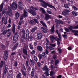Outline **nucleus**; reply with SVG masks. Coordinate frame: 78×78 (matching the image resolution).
Returning a JSON list of instances; mask_svg holds the SVG:
<instances>
[{
  "mask_svg": "<svg viewBox=\"0 0 78 78\" xmlns=\"http://www.w3.org/2000/svg\"><path fill=\"white\" fill-rule=\"evenodd\" d=\"M38 0L39 1V2H41L42 3H43V4H42V3L41 4V5H42V6H43L44 8H47L48 6V7H49L51 8H54V9H55V7H54V6L45 2V1H44L43 0Z\"/></svg>",
  "mask_w": 78,
  "mask_h": 78,
  "instance_id": "obj_1",
  "label": "nucleus"
},
{
  "mask_svg": "<svg viewBox=\"0 0 78 78\" xmlns=\"http://www.w3.org/2000/svg\"><path fill=\"white\" fill-rule=\"evenodd\" d=\"M49 46L48 47V43H46V49L48 50V49L50 50H54V48L56 47V44H53L52 43H50L49 44Z\"/></svg>",
  "mask_w": 78,
  "mask_h": 78,
  "instance_id": "obj_2",
  "label": "nucleus"
},
{
  "mask_svg": "<svg viewBox=\"0 0 78 78\" xmlns=\"http://www.w3.org/2000/svg\"><path fill=\"white\" fill-rule=\"evenodd\" d=\"M42 70L44 71L45 70L46 71V72L44 73V74H45L47 76L49 75V74H48V71H49V70H48L47 66L45 65L44 67L42 68Z\"/></svg>",
  "mask_w": 78,
  "mask_h": 78,
  "instance_id": "obj_3",
  "label": "nucleus"
},
{
  "mask_svg": "<svg viewBox=\"0 0 78 78\" xmlns=\"http://www.w3.org/2000/svg\"><path fill=\"white\" fill-rule=\"evenodd\" d=\"M27 16H28V13L27 12V9H25L24 10V13L20 17V20H23V17H27Z\"/></svg>",
  "mask_w": 78,
  "mask_h": 78,
  "instance_id": "obj_4",
  "label": "nucleus"
},
{
  "mask_svg": "<svg viewBox=\"0 0 78 78\" xmlns=\"http://www.w3.org/2000/svg\"><path fill=\"white\" fill-rule=\"evenodd\" d=\"M4 69L3 71V74L2 76V78H5V76H6V72H7V70L8 69V66L7 65H4Z\"/></svg>",
  "mask_w": 78,
  "mask_h": 78,
  "instance_id": "obj_5",
  "label": "nucleus"
},
{
  "mask_svg": "<svg viewBox=\"0 0 78 78\" xmlns=\"http://www.w3.org/2000/svg\"><path fill=\"white\" fill-rule=\"evenodd\" d=\"M8 51H5L4 52V58L5 60H6L8 59Z\"/></svg>",
  "mask_w": 78,
  "mask_h": 78,
  "instance_id": "obj_6",
  "label": "nucleus"
},
{
  "mask_svg": "<svg viewBox=\"0 0 78 78\" xmlns=\"http://www.w3.org/2000/svg\"><path fill=\"white\" fill-rule=\"evenodd\" d=\"M57 38V37H55L54 36H50V39L51 41V43H53L54 42V40L56 41Z\"/></svg>",
  "mask_w": 78,
  "mask_h": 78,
  "instance_id": "obj_7",
  "label": "nucleus"
},
{
  "mask_svg": "<svg viewBox=\"0 0 78 78\" xmlns=\"http://www.w3.org/2000/svg\"><path fill=\"white\" fill-rule=\"evenodd\" d=\"M11 5L12 9L14 10H16L17 8V4L15 2H13Z\"/></svg>",
  "mask_w": 78,
  "mask_h": 78,
  "instance_id": "obj_8",
  "label": "nucleus"
},
{
  "mask_svg": "<svg viewBox=\"0 0 78 78\" xmlns=\"http://www.w3.org/2000/svg\"><path fill=\"white\" fill-rule=\"evenodd\" d=\"M27 11L28 12L31 13V14L33 16H36V13L34 11H33V10H30L29 9H28L27 10Z\"/></svg>",
  "mask_w": 78,
  "mask_h": 78,
  "instance_id": "obj_9",
  "label": "nucleus"
},
{
  "mask_svg": "<svg viewBox=\"0 0 78 78\" xmlns=\"http://www.w3.org/2000/svg\"><path fill=\"white\" fill-rule=\"evenodd\" d=\"M37 39H41L42 37V36L43 35H42V34L41 33H38L37 34Z\"/></svg>",
  "mask_w": 78,
  "mask_h": 78,
  "instance_id": "obj_10",
  "label": "nucleus"
},
{
  "mask_svg": "<svg viewBox=\"0 0 78 78\" xmlns=\"http://www.w3.org/2000/svg\"><path fill=\"white\" fill-rule=\"evenodd\" d=\"M23 4L21 2H19L18 3V6L19 7L20 10H22L23 9Z\"/></svg>",
  "mask_w": 78,
  "mask_h": 78,
  "instance_id": "obj_11",
  "label": "nucleus"
},
{
  "mask_svg": "<svg viewBox=\"0 0 78 78\" xmlns=\"http://www.w3.org/2000/svg\"><path fill=\"white\" fill-rule=\"evenodd\" d=\"M45 19L46 20H48V19L51 18V16H50V15L48 14H45Z\"/></svg>",
  "mask_w": 78,
  "mask_h": 78,
  "instance_id": "obj_12",
  "label": "nucleus"
},
{
  "mask_svg": "<svg viewBox=\"0 0 78 78\" xmlns=\"http://www.w3.org/2000/svg\"><path fill=\"white\" fill-rule=\"evenodd\" d=\"M40 22L41 24H42V25H43V26L44 28H47V26L45 24V23L43 21L41 20L40 21Z\"/></svg>",
  "mask_w": 78,
  "mask_h": 78,
  "instance_id": "obj_13",
  "label": "nucleus"
},
{
  "mask_svg": "<svg viewBox=\"0 0 78 78\" xmlns=\"http://www.w3.org/2000/svg\"><path fill=\"white\" fill-rule=\"evenodd\" d=\"M69 28L70 30H73V29H77V28H78V25H77V26H75L74 27L70 26V27H69Z\"/></svg>",
  "mask_w": 78,
  "mask_h": 78,
  "instance_id": "obj_14",
  "label": "nucleus"
},
{
  "mask_svg": "<svg viewBox=\"0 0 78 78\" xmlns=\"http://www.w3.org/2000/svg\"><path fill=\"white\" fill-rule=\"evenodd\" d=\"M37 49L39 51H43V47L41 46H38L37 47Z\"/></svg>",
  "mask_w": 78,
  "mask_h": 78,
  "instance_id": "obj_15",
  "label": "nucleus"
},
{
  "mask_svg": "<svg viewBox=\"0 0 78 78\" xmlns=\"http://www.w3.org/2000/svg\"><path fill=\"white\" fill-rule=\"evenodd\" d=\"M6 15H8L10 16H12V11L8 10L6 12Z\"/></svg>",
  "mask_w": 78,
  "mask_h": 78,
  "instance_id": "obj_16",
  "label": "nucleus"
},
{
  "mask_svg": "<svg viewBox=\"0 0 78 78\" xmlns=\"http://www.w3.org/2000/svg\"><path fill=\"white\" fill-rule=\"evenodd\" d=\"M34 68H33L32 69V71L31 73V76L32 77H34Z\"/></svg>",
  "mask_w": 78,
  "mask_h": 78,
  "instance_id": "obj_17",
  "label": "nucleus"
},
{
  "mask_svg": "<svg viewBox=\"0 0 78 78\" xmlns=\"http://www.w3.org/2000/svg\"><path fill=\"white\" fill-rule=\"evenodd\" d=\"M23 52L24 53V54H25L26 56H28V52H27V50L26 48L23 49Z\"/></svg>",
  "mask_w": 78,
  "mask_h": 78,
  "instance_id": "obj_18",
  "label": "nucleus"
},
{
  "mask_svg": "<svg viewBox=\"0 0 78 78\" xmlns=\"http://www.w3.org/2000/svg\"><path fill=\"white\" fill-rule=\"evenodd\" d=\"M16 31V26H15V24L13 23L12 25V31L13 32V33H14Z\"/></svg>",
  "mask_w": 78,
  "mask_h": 78,
  "instance_id": "obj_19",
  "label": "nucleus"
},
{
  "mask_svg": "<svg viewBox=\"0 0 78 78\" xmlns=\"http://www.w3.org/2000/svg\"><path fill=\"white\" fill-rule=\"evenodd\" d=\"M30 10H34V11H36V10H38L39 9L37 7L34 8L33 6H31L30 7Z\"/></svg>",
  "mask_w": 78,
  "mask_h": 78,
  "instance_id": "obj_20",
  "label": "nucleus"
},
{
  "mask_svg": "<svg viewBox=\"0 0 78 78\" xmlns=\"http://www.w3.org/2000/svg\"><path fill=\"white\" fill-rule=\"evenodd\" d=\"M15 17L16 19H18L19 17V13L17 12L15 14Z\"/></svg>",
  "mask_w": 78,
  "mask_h": 78,
  "instance_id": "obj_21",
  "label": "nucleus"
},
{
  "mask_svg": "<svg viewBox=\"0 0 78 78\" xmlns=\"http://www.w3.org/2000/svg\"><path fill=\"white\" fill-rule=\"evenodd\" d=\"M40 11L43 14H45L46 12L45 11V10L43 8H40Z\"/></svg>",
  "mask_w": 78,
  "mask_h": 78,
  "instance_id": "obj_22",
  "label": "nucleus"
},
{
  "mask_svg": "<svg viewBox=\"0 0 78 78\" xmlns=\"http://www.w3.org/2000/svg\"><path fill=\"white\" fill-rule=\"evenodd\" d=\"M41 55L44 58H46L47 57V56L45 54V52H42L41 54Z\"/></svg>",
  "mask_w": 78,
  "mask_h": 78,
  "instance_id": "obj_23",
  "label": "nucleus"
},
{
  "mask_svg": "<svg viewBox=\"0 0 78 78\" xmlns=\"http://www.w3.org/2000/svg\"><path fill=\"white\" fill-rule=\"evenodd\" d=\"M55 31V25H53L52 27H51V33H53Z\"/></svg>",
  "mask_w": 78,
  "mask_h": 78,
  "instance_id": "obj_24",
  "label": "nucleus"
},
{
  "mask_svg": "<svg viewBox=\"0 0 78 78\" xmlns=\"http://www.w3.org/2000/svg\"><path fill=\"white\" fill-rule=\"evenodd\" d=\"M28 22L30 24H32V25H34L35 24V22L33 20H29Z\"/></svg>",
  "mask_w": 78,
  "mask_h": 78,
  "instance_id": "obj_25",
  "label": "nucleus"
},
{
  "mask_svg": "<svg viewBox=\"0 0 78 78\" xmlns=\"http://www.w3.org/2000/svg\"><path fill=\"white\" fill-rule=\"evenodd\" d=\"M41 28L42 30L43 31L44 33H47L48 32L47 30H46L45 29H44V27H41Z\"/></svg>",
  "mask_w": 78,
  "mask_h": 78,
  "instance_id": "obj_26",
  "label": "nucleus"
},
{
  "mask_svg": "<svg viewBox=\"0 0 78 78\" xmlns=\"http://www.w3.org/2000/svg\"><path fill=\"white\" fill-rule=\"evenodd\" d=\"M19 37V34H18V32H16L15 34V35L13 37L14 38H16V39H18Z\"/></svg>",
  "mask_w": 78,
  "mask_h": 78,
  "instance_id": "obj_27",
  "label": "nucleus"
},
{
  "mask_svg": "<svg viewBox=\"0 0 78 78\" xmlns=\"http://www.w3.org/2000/svg\"><path fill=\"white\" fill-rule=\"evenodd\" d=\"M28 29H27L26 31V38L28 39L29 37V33Z\"/></svg>",
  "mask_w": 78,
  "mask_h": 78,
  "instance_id": "obj_28",
  "label": "nucleus"
},
{
  "mask_svg": "<svg viewBox=\"0 0 78 78\" xmlns=\"http://www.w3.org/2000/svg\"><path fill=\"white\" fill-rule=\"evenodd\" d=\"M21 75H22V74L20 73H19L16 76V78H22L21 77Z\"/></svg>",
  "mask_w": 78,
  "mask_h": 78,
  "instance_id": "obj_29",
  "label": "nucleus"
},
{
  "mask_svg": "<svg viewBox=\"0 0 78 78\" xmlns=\"http://www.w3.org/2000/svg\"><path fill=\"white\" fill-rule=\"evenodd\" d=\"M37 29V27H35L34 28H33L31 30V32L34 33V31H36V30Z\"/></svg>",
  "mask_w": 78,
  "mask_h": 78,
  "instance_id": "obj_30",
  "label": "nucleus"
},
{
  "mask_svg": "<svg viewBox=\"0 0 78 78\" xmlns=\"http://www.w3.org/2000/svg\"><path fill=\"white\" fill-rule=\"evenodd\" d=\"M3 4H4V3H3V2H2V3L0 5V12H1L2 11V10H3Z\"/></svg>",
  "mask_w": 78,
  "mask_h": 78,
  "instance_id": "obj_31",
  "label": "nucleus"
},
{
  "mask_svg": "<svg viewBox=\"0 0 78 78\" xmlns=\"http://www.w3.org/2000/svg\"><path fill=\"white\" fill-rule=\"evenodd\" d=\"M9 31H10V29H9L8 30H5L3 31L2 34H6L7 32H9Z\"/></svg>",
  "mask_w": 78,
  "mask_h": 78,
  "instance_id": "obj_32",
  "label": "nucleus"
},
{
  "mask_svg": "<svg viewBox=\"0 0 78 78\" xmlns=\"http://www.w3.org/2000/svg\"><path fill=\"white\" fill-rule=\"evenodd\" d=\"M62 14L63 16H67L69 15V14L66 13L65 11L62 12Z\"/></svg>",
  "mask_w": 78,
  "mask_h": 78,
  "instance_id": "obj_33",
  "label": "nucleus"
},
{
  "mask_svg": "<svg viewBox=\"0 0 78 78\" xmlns=\"http://www.w3.org/2000/svg\"><path fill=\"white\" fill-rule=\"evenodd\" d=\"M21 71L23 75V76H26V72H24L23 69H21Z\"/></svg>",
  "mask_w": 78,
  "mask_h": 78,
  "instance_id": "obj_34",
  "label": "nucleus"
},
{
  "mask_svg": "<svg viewBox=\"0 0 78 78\" xmlns=\"http://www.w3.org/2000/svg\"><path fill=\"white\" fill-rule=\"evenodd\" d=\"M18 39L15 38H13V42L14 44H16V42H17V41Z\"/></svg>",
  "mask_w": 78,
  "mask_h": 78,
  "instance_id": "obj_35",
  "label": "nucleus"
},
{
  "mask_svg": "<svg viewBox=\"0 0 78 78\" xmlns=\"http://www.w3.org/2000/svg\"><path fill=\"white\" fill-rule=\"evenodd\" d=\"M29 47L31 50H33L34 48H33V45H32V43H30L29 44Z\"/></svg>",
  "mask_w": 78,
  "mask_h": 78,
  "instance_id": "obj_36",
  "label": "nucleus"
},
{
  "mask_svg": "<svg viewBox=\"0 0 78 78\" xmlns=\"http://www.w3.org/2000/svg\"><path fill=\"white\" fill-rule=\"evenodd\" d=\"M20 32L21 33H22V34H24V35H25V30L24 29H22L21 30Z\"/></svg>",
  "mask_w": 78,
  "mask_h": 78,
  "instance_id": "obj_37",
  "label": "nucleus"
},
{
  "mask_svg": "<svg viewBox=\"0 0 78 78\" xmlns=\"http://www.w3.org/2000/svg\"><path fill=\"white\" fill-rule=\"evenodd\" d=\"M55 73L53 71H51L50 72V75L51 76H52L54 75H55Z\"/></svg>",
  "mask_w": 78,
  "mask_h": 78,
  "instance_id": "obj_38",
  "label": "nucleus"
},
{
  "mask_svg": "<svg viewBox=\"0 0 78 78\" xmlns=\"http://www.w3.org/2000/svg\"><path fill=\"white\" fill-rule=\"evenodd\" d=\"M12 8L11 5H10V6H9L8 7V11H12Z\"/></svg>",
  "mask_w": 78,
  "mask_h": 78,
  "instance_id": "obj_39",
  "label": "nucleus"
},
{
  "mask_svg": "<svg viewBox=\"0 0 78 78\" xmlns=\"http://www.w3.org/2000/svg\"><path fill=\"white\" fill-rule=\"evenodd\" d=\"M33 20L34 21L35 23H37V24H38L39 23V21L37 19H33Z\"/></svg>",
  "mask_w": 78,
  "mask_h": 78,
  "instance_id": "obj_40",
  "label": "nucleus"
},
{
  "mask_svg": "<svg viewBox=\"0 0 78 78\" xmlns=\"http://www.w3.org/2000/svg\"><path fill=\"white\" fill-rule=\"evenodd\" d=\"M72 14H73L74 16H77V14L76 13V12L73 11L72 12Z\"/></svg>",
  "mask_w": 78,
  "mask_h": 78,
  "instance_id": "obj_41",
  "label": "nucleus"
},
{
  "mask_svg": "<svg viewBox=\"0 0 78 78\" xmlns=\"http://www.w3.org/2000/svg\"><path fill=\"white\" fill-rule=\"evenodd\" d=\"M72 8H73L75 11H77L78 10V8H76L75 6L73 5L72 6Z\"/></svg>",
  "mask_w": 78,
  "mask_h": 78,
  "instance_id": "obj_42",
  "label": "nucleus"
},
{
  "mask_svg": "<svg viewBox=\"0 0 78 78\" xmlns=\"http://www.w3.org/2000/svg\"><path fill=\"white\" fill-rule=\"evenodd\" d=\"M3 61H2L0 64V68H2V67H3Z\"/></svg>",
  "mask_w": 78,
  "mask_h": 78,
  "instance_id": "obj_43",
  "label": "nucleus"
},
{
  "mask_svg": "<svg viewBox=\"0 0 78 78\" xmlns=\"http://www.w3.org/2000/svg\"><path fill=\"white\" fill-rule=\"evenodd\" d=\"M55 41H57V44L58 46H59L60 45V42L59 40H58V38L55 40Z\"/></svg>",
  "mask_w": 78,
  "mask_h": 78,
  "instance_id": "obj_44",
  "label": "nucleus"
},
{
  "mask_svg": "<svg viewBox=\"0 0 78 78\" xmlns=\"http://www.w3.org/2000/svg\"><path fill=\"white\" fill-rule=\"evenodd\" d=\"M6 10L5 9H3V10L2 13V15H3L6 12Z\"/></svg>",
  "mask_w": 78,
  "mask_h": 78,
  "instance_id": "obj_45",
  "label": "nucleus"
},
{
  "mask_svg": "<svg viewBox=\"0 0 78 78\" xmlns=\"http://www.w3.org/2000/svg\"><path fill=\"white\" fill-rule=\"evenodd\" d=\"M22 68L24 70L26 71V68H25V66H24V65H22Z\"/></svg>",
  "mask_w": 78,
  "mask_h": 78,
  "instance_id": "obj_46",
  "label": "nucleus"
},
{
  "mask_svg": "<svg viewBox=\"0 0 78 78\" xmlns=\"http://www.w3.org/2000/svg\"><path fill=\"white\" fill-rule=\"evenodd\" d=\"M11 32H9L7 34V36L8 37H9V36H11Z\"/></svg>",
  "mask_w": 78,
  "mask_h": 78,
  "instance_id": "obj_47",
  "label": "nucleus"
},
{
  "mask_svg": "<svg viewBox=\"0 0 78 78\" xmlns=\"http://www.w3.org/2000/svg\"><path fill=\"white\" fill-rule=\"evenodd\" d=\"M64 11L67 13H69V12H70V10H68L67 9H65Z\"/></svg>",
  "mask_w": 78,
  "mask_h": 78,
  "instance_id": "obj_48",
  "label": "nucleus"
},
{
  "mask_svg": "<svg viewBox=\"0 0 78 78\" xmlns=\"http://www.w3.org/2000/svg\"><path fill=\"white\" fill-rule=\"evenodd\" d=\"M34 61H36V62H37V57H36V56H34Z\"/></svg>",
  "mask_w": 78,
  "mask_h": 78,
  "instance_id": "obj_49",
  "label": "nucleus"
},
{
  "mask_svg": "<svg viewBox=\"0 0 78 78\" xmlns=\"http://www.w3.org/2000/svg\"><path fill=\"white\" fill-rule=\"evenodd\" d=\"M23 23V21L22 20H20V21H19V23L18 24L20 25H21V24H22V23Z\"/></svg>",
  "mask_w": 78,
  "mask_h": 78,
  "instance_id": "obj_50",
  "label": "nucleus"
},
{
  "mask_svg": "<svg viewBox=\"0 0 78 78\" xmlns=\"http://www.w3.org/2000/svg\"><path fill=\"white\" fill-rule=\"evenodd\" d=\"M23 38H22L21 41L23 42H25V36H23Z\"/></svg>",
  "mask_w": 78,
  "mask_h": 78,
  "instance_id": "obj_51",
  "label": "nucleus"
},
{
  "mask_svg": "<svg viewBox=\"0 0 78 78\" xmlns=\"http://www.w3.org/2000/svg\"><path fill=\"white\" fill-rule=\"evenodd\" d=\"M59 60H56L55 63V65L57 66V64H58V63H59Z\"/></svg>",
  "mask_w": 78,
  "mask_h": 78,
  "instance_id": "obj_52",
  "label": "nucleus"
},
{
  "mask_svg": "<svg viewBox=\"0 0 78 78\" xmlns=\"http://www.w3.org/2000/svg\"><path fill=\"white\" fill-rule=\"evenodd\" d=\"M58 50L59 53H62V49L60 48H58Z\"/></svg>",
  "mask_w": 78,
  "mask_h": 78,
  "instance_id": "obj_53",
  "label": "nucleus"
},
{
  "mask_svg": "<svg viewBox=\"0 0 78 78\" xmlns=\"http://www.w3.org/2000/svg\"><path fill=\"white\" fill-rule=\"evenodd\" d=\"M64 6L65 8H66L67 9H69V6H68V5H67V4H64Z\"/></svg>",
  "mask_w": 78,
  "mask_h": 78,
  "instance_id": "obj_54",
  "label": "nucleus"
},
{
  "mask_svg": "<svg viewBox=\"0 0 78 78\" xmlns=\"http://www.w3.org/2000/svg\"><path fill=\"white\" fill-rule=\"evenodd\" d=\"M30 62L32 65H34V62L33 61V60H32L31 59H30Z\"/></svg>",
  "mask_w": 78,
  "mask_h": 78,
  "instance_id": "obj_55",
  "label": "nucleus"
},
{
  "mask_svg": "<svg viewBox=\"0 0 78 78\" xmlns=\"http://www.w3.org/2000/svg\"><path fill=\"white\" fill-rule=\"evenodd\" d=\"M38 58H39V59H42V55L41 54H39L38 55Z\"/></svg>",
  "mask_w": 78,
  "mask_h": 78,
  "instance_id": "obj_56",
  "label": "nucleus"
},
{
  "mask_svg": "<svg viewBox=\"0 0 78 78\" xmlns=\"http://www.w3.org/2000/svg\"><path fill=\"white\" fill-rule=\"evenodd\" d=\"M62 36L64 38H67V35L63 34Z\"/></svg>",
  "mask_w": 78,
  "mask_h": 78,
  "instance_id": "obj_57",
  "label": "nucleus"
},
{
  "mask_svg": "<svg viewBox=\"0 0 78 78\" xmlns=\"http://www.w3.org/2000/svg\"><path fill=\"white\" fill-rule=\"evenodd\" d=\"M55 23H59V20H58L57 19H55Z\"/></svg>",
  "mask_w": 78,
  "mask_h": 78,
  "instance_id": "obj_58",
  "label": "nucleus"
},
{
  "mask_svg": "<svg viewBox=\"0 0 78 78\" xmlns=\"http://www.w3.org/2000/svg\"><path fill=\"white\" fill-rule=\"evenodd\" d=\"M4 23L5 25H6V24H7V23H8V22H7V20H4Z\"/></svg>",
  "mask_w": 78,
  "mask_h": 78,
  "instance_id": "obj_59",
  "label": "nucleus"
},
{
  "mask_svg": "<svg viewBox=\"0 0 78 78\" xmlns=\"http://www.w3.org/2000/svg\"><path fill=\"white\" fill-rule=\"evenodd\" d=\"M17 46H16V45H15V46H14V47L12 48V51H14L15 49H16V48H17Z\"/></svg>",
  "mask_w": 78,
  "mask_h": 78,
  "instance_id": "obj_60",
  "label": "nucleus"
},
{
  "mask_svg": "<svg viewBox=\"0 0 78 78\" xmlns=\"http://www.w3.org/2000/svg\"><path fill=\"white\" fill-rule=\"evenodd\" d=\"M47 12L48 13V14H51L52 13V12H51V11H50L49 10H47Z\"/></svg>",
  "mask_w": 78,
  "mask_h": 78,
  "instance_id": "obj_61",
  "label": "nucleus"
},
{
  "mask_svg": "<svg viewBox=\"0 0 78 78\" xmlns=\"http://www.w3.org/2000/svg\"><path fill=\"white\" fill-rule=\"evenodd\" d=\"M14 66H15V67L17 66V61H16L14 63Z\"/></svg>",
  "mask_w": 78,
  "mask_h": 78,
  "instance_id": "obj_62",
  "label": "nucleus"
},
{
  "mask_svg": "<svg viewBox=\"0 0 78 78\" xmlns=\"http://www.w3.org/2000/svg\"><path fill=\"white\" fill-rule=\"evenodd\" d=\"M55 54H56V52L55 50L53 51L51 53V54H54V55H55Z\"/></svg>",
  "mask_w": 78,
  "mask_h": 78,
  "instance_id": "obj_63",
  "label": "nucleus"
},
{
  "mask_svg": "<svg viewBox=\"0 0 78 78\" xmlns=\"http://www.w3.org/2000/svg\"><path fill=\"white\" fill-rule=\"evenodd\" d=\"M53 58H54L55 60L56 59H57V57H56V55H53Z\"/></svg>",
  "mask_w": 78,
  "mask_h": 78,
  "instance_id": "obj_64",
  "label": "nucleus"
}]
</instances>
